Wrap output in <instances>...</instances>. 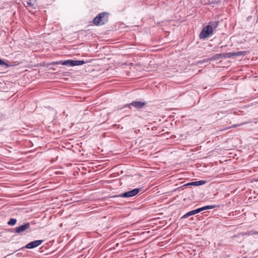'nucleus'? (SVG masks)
Wrapping results in <instances>:
<instances>
[{"mask_svg":"<svg viewBox=\"0 0 258 258\" xmlns=\"http://www.w3.org/2000/svg\"><path fill=\"white\" fill-rule=\"evenodd\" d=\"M108 15L107 12H102L98 14L94 19L93 23L96 26L102 25L108 21Z\"/></svg>","mask_w":258,"mask_h":258,"instance_id":"1","label":"nucleus"},{"mask_svg":"<svg viewBox=\"0 0 258 258\" xmlns=\"http://www.w3.org/2000/svg\"><path fill=\"white\" fill-rule=\"evenodd\" d=\"M217 206L215 205H209V206H206L200 208H198L195 210H193L192 211H190L185 214H184L183 216H182L181 217V219H185L186 218L190 216L197 214L204 210H209V209H212L216 208Z\"/></svg>","mask_w":258,"mask_h":258,"instance_id":"2","label":"nucleus"},{"mask_svg":"<svg viewBox=\"0 0 258 258\" xmlns=\"http://www.w3.org/2000/svg\"><path fill=\"white\" fill-rule=\"evenodd\" d=\"M213 33V27L212 26L208 25L204 27L201 31L199 37L201 39H205Z\"/></svg>","mask_w":258,"mask_h":258,"instance_id":"3","label":"nucleus"},{"mask_svg":"<svg viewBox=\"0 0 258 258\" xmlns=\"http://www.w3.org/2000/svg\"><path fill=\"white\" fill-rule=\"evenodd\" d=\"M141 190V188H135L130 191L125 192L118 195L117 197L121 198H130L137 195Z\"/></svg>","mask_w":258,"mask_h":258,"instance_id":"4","label":"nucleus"},{"mask_svg":"<svg viewBox=\"0 0 258 258\" xmlns=\"http://www.w3.org/2000/svg\"><path fill=\"white\" fill-rule=\"evenodd\" d=\"M249 53L248 51H240L237 52H231L224 53L225 58H230L232 57H237L239 56H244Z\"/></svg>","mask_w":258,"mask_h":258,"instance_id":"5","label":"nucleus"},{"mask_svg":"<svg viewBox=\"0 0 258 258\" xmlns=\"http://www.w3.org/2000/svg\"><path fill=\"white\" fill-rule=\"evenodd\" d=\"M85 61L82 60H73V59H67L66 60V66L68 67H74L76 66H80L84 64Z\"/></svg>","mask_w":258,"mask_h":258,"instance_id":"6","label":"nucleus"},{"mask_svg":"<svg viewBox=\"0 0 258 258\" xmlns=\"http://www.w3.org/2000/svg\"><path fill=\"white\" fill-rule=\"evenodd\" d=\"M30 224L29 222L25 223L23 225H20L15 228V232L18 234H21L26 230L29 229Z\"/></svg>","mask_w":258,"mask_h":258,"instance_id":"7","label":"nucleus"},{"mask_svg":"<svg viewBox=\"0 0 258 258\" xmlns=\"http://www.w3.org/2000/svg\"><path fill=\"white\" fill-rule=\"evenodd\" d=\"M146 105V102L142 101H133L130 104L126 105V106H132L138 109L143 108Z\"/></svg>","mask_w":258,"mask_h":258,"instance_id":"8","label":"nucleus"},{"mask_svg":"<svg viewBox=\"0 0 258 258\" xmlns=\"http://www.w3.org/2000/svg\"><path fill=\"white\" fill-rule=\"evenodd\" d=\"M43 240H34L33 241H31L28 243L26 246L25 247L26 248H34L42 244Z\"/></svg>","mask_w":258,"mask_h":258,"instance_id":"9","label":"nucleus"},{"mask_svg":"<svg viewBox=\"0 0 258 258\" xmlns=\"http://www.w3.org/2000/svg\"><path fill=\"white\" fill-rule=\"evenodd\" d=\"M220 58H225L224 53H218V54H214L213 56H212L211 57L204 60V61L207 62L208 60H209V61L216 60H218Z\"/></svg>","mask_w":258,"mask_h":258,"instance_id":"10","label":"nucleus"},{"mask_svg":"<svg viewBox=\"0 0 258 258\" xmlns=\"http://www.w3.org/2000/svg\"><path fill=\"white\" fill-rule=\"evenodd\" d=\"M206 183V181L205 180H199L196 181H193L191 182L187 183L184 185V186H189V185H194V186H199L202 185Z\"/></svg>","mask_w":258,"mask_h":258,"instance_id":"11","label":"nucleus"},{"mask_svg":"<svg viewBox=\"0 0 258 258\" xmlns=\"http://www.w3.org/2000/svg\"><path fill=\"white\" fill-rule=\"evenodd\" d=\"M36 2L37 0H29V1L27 2V4L32 8L35 9L37 6Z\"/></svg>","mask_w":258,"mask_h":258,"instance_id":"12","label":"nucleus"},{"mask_svg":"<svg viewBox=\"0 0 258 258\" xmlns=\"http://www.w3.org/2000/svg\"><path fill=\"white\" fill-rule=\"evenodd\" d=\"M17 223V220L16 219L14 218H11L10 220L8 222V224L9 225L13 226L15 225Z\"/></svg>","mask_w":258,"mask_h":258,"instance_id":"13","label":"nucleus"},{"mask_svg":"<svg viewBox=\"0 0 258 258\" xmlns=\"http://www.w3.org/2000/svg\"><path fill=\"white\" fill-rule=\"evenodd\" d=\"M242 234L243 235H254V234H258V231H254V230H251V231H248V232H247L246 233H243Z\"/></svg>","mask_w":258,"mask_h":258,"instance_id":"14","label":"nucleus"},{"mask_svg":"<svg viewBox=\"0 0 258 258\" xmlns=\"http://www.w3.org/2000/svg\"><path fill=\"white\" fill-rule=\"evenodd\" d=\"M0 66H5L6 68H8L9 67H10L9 64H8L7 62L4 61L2 59H0Z\"/></svg>","mask_w":258,"mask_h":258,"instance_id":"15","label":"nucleus"},{"mask_svg":"<svg viewBox=\"0 0 258 258\" xmlns=\"http://www.w3.org/2000/svg\"><path fill=\"white\" fill-rule=\"evenodd\" d=\"M69 200L72 201L73 199H72V197H71L70 195L66 193V202L69 201Z\"/></svg>","mask_w":258,"mask_h":258,"instance_id":"16","label":"nucleus"},{"mask_svg":"<svg viewBox=\"0 0 258 258\" xmlns=\"http://www.w3.org/2000/svg\"><path fill=\"white\" fill-rule=\"evenodd\" d=\"M66 149L70 151V144L66 143Z\"/></svg>","mask_w":258,"mask_h":258,"instance_id":"17","label":"nucleus"},{"mask_svg":"<svg viewBox=\"0 0 258 258\" xmlns=\"http://www.w3.org/2000/svg\"><path fill=\"white\" fill-rule=\"evenodd\" d=\"M218 23H219V21H216V22H215V26H214V27H215V28H216V27H217V26H218Z\"/></svg>","mask_w":258,"mask_h":258,"instance_id":"18","label":"nucleus"},{"mask_svg":"<svg viewBox=\"0 0 258 258\" xmlns=\"http://www.w3.org/2000/svg\"><path fill=\"white\" fill-rule=\"evenodd\" d=\"M61 64H62V65H64V61H62V62H61Z\"/></svg>","mask_w":258,"mask_h":258,"instance_id":"19","label":"nucleus"},{"mask_svg":"<svg viewBox=\"0 0 258 258\" xmlns=\"http://www.w3.org/2000/svg\"><path fill=\"white\" fill-rule=\"evenodd\" d=\"M70 203H67V204H66V206H67V205H69V204H70Z\"/></svg>","mask_w":258,"mask_h":258,"instance_id":"20","label":"nucleus"},{"mask_svg":"<svg viewBox=\"0 0 258 258\" xmlns=\"http://www.w3.org/2000/svg\"><path fill=\"white\" fill-rule=\"evenodd\" d=\"M62 223H61V224H60V227H62Z\"/></svg>","mask_w":258,"mask_h":258,"instance_id":"21","label":"nucleus"},{"mask_svg":"<svg viewBox=\"0 0 258 258\" xmlns=\"http://www.w3.org/2000/svg\"><path fill=\"white\" fill-rule=\"evenodd\" d=\"M69 165H70V166H71V165H72V164H71V163H70V164H69Z\"/></svg>","mask_w":258,"mask_h":258,"instance_id":"22","label":"nucleus"},{"mask_svg":"<svg viewBox=\"0 0 258 258\" xmlns=\"http://www.w3.org/2000/svg\"><path fill=\"white\" fill-rule=\"evenodd\" d=\"M191 220H193L194 219V218H190Z\"/></svg>","mask_w":258,"mask_h":258,"instance_id":"23","label":"nucleus"}]
</instances>
